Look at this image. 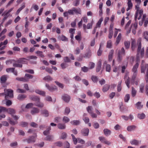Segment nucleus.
Masks as SVG:
<instances>
[{"label":"nucleus","instance_id":"54","mask_svg":"<svg viewBox=\"0 0 148 148\" xmlns=\"http://www.w3.org/2000/svg\"><path fill=\"white\" fill-rule=\"evenodd\" d=\"M28 123L26 122H22L20 124V125L22 127L27 126L28 125Z\"/></svg>","mask_w":148,"mask_h":148},{"label":"nucleus","instance_id":"26","mask_svg":"<svg viewBox=\"0 0 148 148\" xmlns=\"http://www.w3.org/2000/svg\"><path fill=\"white\" fill-rule=\"evenodd\" d=\"M25 7V3H23L22 4V6L16 12V14L17 15H18L20 11L22 10L23 9H24Z\"/></svg>","mask_w":148,"mask_h":148},{"label":"nucleus","instance_id":"18","mask_svg":"<svg viewBox=\"0 0 148 148\" xmlns=\"http://www.w3.org/2000/svg\"><path fill=\"white\" fill-rule=\"evenodd\" d=\"M101 60H99L97 64V66L96 69V72H99L101 69Z\"/></svg>","mask_w":148,"mask_h":148},{"label":"nucleus","instance_id":"2","mask_svg":"<svg viewBox=\"0 0 148 148\" xmlns=\"http://www.w3.org/2000/svg\"><path fill=\"white\" fill-rule=\"evenodd\" d=\"M142 41V38H139L138 40V48L137 50V58L138 59V60H139V57L138 56V55L140 53V55L141 57L142 58L143 57L145 54V49L144 47H143L142 49L141 48V42Z\"/></svg>","mask_w":148,"mask_h":148},{"label":"nucleus","instance_id":"61","mask_svg":"<svg viewBox=\"0 0 148 148\" xmlns=\"http://www.w3.org/2000/svg\"><path fill=\"white\" fill-rule=\"evenodd\" d=\"M14 68H9L6 69V71L8 73H9L10 71L12 72L13 71H14Z\"/></svg>","mask_w":148,"mask_h":148},{"label":"nucleus","instance_id":"62","mask_svg":"<svg viewBox=\"0 0 148 148\" xmlns=\"http://www.w3.org/2000/svg\"><path fill=\"white\" fill-rule=\"evenodd\" d=\"M89 69V68L85 66L81 68L82 70L84 72L88 71Z\"/></svg>","mask_w":148,"mask_h":148},{"label":"nucleus","instance_id":"45","mask_svg":"<svg viewBox=\"0 0 148 148\" xmlns=\"http://www.w3.org/2000/svg\"><path fill=\"white\" fill-rule=\"evenodd\" d=\"M130 98V95L129 94H127L124 97V101L125 102H128Z\"/></svg>","mask_w":148,"mask_h":148},{"label":"nucleus","instance_id":"51","mask_svg":"<svg viewBox=\"0 0 148 148\" xmlns=\"http://www.w3.org/2000/svg\"><path fill=\"white\" fill-rule=\"evenodd\" d=\"M70 79L67 76H64V81L66 83H69Z\"/></svg>","mask_w":148,"mask_h":148},{"label":"nucleus","instance_id":"22","mask_svg":"<svg viewBox=\"0 0 148 148\" xmlns=\"http://www.w3.org/2000/svg\"><path fill=\"white\" fill-rule=\"evenodd\" d=\"M35 92L36 93L43 96H45V92L44 91L38 89H36L35 90Z\"/></svg>","mask_w":148,"mask_h":148},{"label":"nucleus","instance_id":"64","mask_svg":"<svg viewBox=\"0 0 148 148\" xmlns=\"http://www.w3.org/2000/svg\"><path fill=\"white\" fill-rule=\"evenodd\" d=\"M30 125L36 128L38 127V125L34 122H32L30 124Z\"/></svg>","mask_w":148,"mask_h":148},{"label":"nucleus","instance_id":"21","mask_svg":"<svg viewBox=\"0 0 148 148\" xmlns=\"http://www.w3.org/2000/svg\"><path fill=\"white\" fill-rule=\"evenodd\" d=\"M41 112V114L43 115L45 117H47L49 115L48 111L46 110H42Z\"/></svg>","mask_w":148,"mask_h":148},{"label":"nucleus","instance_id":"38","mask_svg":"<svg viewBox=\"0 0 148 148\" xmlns=\"http://www.w3.org/2000/svg\"><path fill=\"white\" fill-rule=\"evenodd\" d=\"M92 81L94 83H96L98 80L97 77L95 75H92L91 77Z\"/></svg>","mask_w":148,"mask_h":148},{"label":"nucleus","instance_id":"48","mask_svg":"<svg viewBox=\"0 0 148 148\" xmlns=\"http://www.w3.org/2000/svg\"><path fill=\"white\" fill-rule=\"evenodd\" d=\"M89 69H92L94 68L95 66V64L92 62H90L89 64Z\"/></svg>","mask_w":148,"mask_h":148},{"label":"nucleus","instance_id":"24","mask_svg":"<svg viewBox=\"0 0 148 148\" xmlns=\"http://www.w3.org/2000/svg\"><path fill=\"white\" fill-rule=\"evenodd\" d=\"M39 110L36 108H34L31 111V113L32 114H37L39 112Z\"/></svg>","mask_w":148,"mask_h":148},{"label":"nucleus","instance_id":"30","mask_svg":"<svg viewBox=\"0 0 148 148\" xmlns=\"http://www.w3.org/2000/svg\"><path fill=\"white\" fill-rule=\"evenodd\" d=\"M131 95L132 97H134L136 95L137 91L133 87H132Z\"/></svg>","mask_w":148,"mask_h":148},{"label":"nucleus","instance_id":"40","mask_svg":"<svg viewBox=\"0 0 148 148\" xmlns=\"http://www.w3.org/2000/svg\"><path fill=\"white\" fill-rule=\"evenodd\" d=\"M58 128L60 129H64L66 128V126L65 125L61 123L58 124Z\"/></svg>","mask_w":148,"mask_h":148},{"label":"nucleus","instance_id":"28","mask_svg":"<svg viewBox=\"0 0 148 148\" xmlns=\"http://www.w3.org/2000/svg\"><path fill=\"white\" fill-rule=\"evenodd\" d=\"M35 105L40 108H42L44 105L43 103L40 102V101H37L35 103Z\"/></svg>","mask_w":148,"mask_h":148},{"label":"nucleus","instance_id":"42","mask_svg":"<svg viewBox=\"0 0 148 148\" xmlns=\"http://www.w3.org/2000/svg\"><path fill=\"white\" fill-rule=\"evenodd\" d=\"M138 117L140 119H143L145 117V114L143 113L141 114H138L137 115Z\"/></svg>","mask_w":148,"mask_h":148},{"label":"nucleus","instance_id":"19","mask_svg":"<svg viewBox=\"0 0 148 148\" xmlns=\"http://www.w3.org/2000/svg\"><path fill=\"white\" fill-rule=\"evenodd\" d=\"M135 107L138 109L140 110L142 109L143 107V105L141 104V102H138L135 105Z\"/></svg>","mask_w":148,"mask_h":148},{"label":"nucleus","instance_id":"55","mask_svg":"<svg viewBox=\"0 0 148 148\" xmlns=\"http://www.w3.org/2000/svg\"><path fill=\"white\" fill-rule=\"evenodd\" d=\"M80 0H76L73 2V4L75 6H78L79 4Z\"/></svg>","mask_w":148,"mask_h":148},{"label":"nucleus","instance_id":"9","mask_svg":"<svg viewBox=\"0 0 148 148\" xmlns=\"http://www.w3.org/2000/svg\"><path fill=\"white\" fill-rule=\"evenodd\" d=\"M99 139L101 142L104 143L108 145H109L111 143L110 141L107 140L105 138L103 137H99Z\"/></svg>","mask_w":148,"mask_h":148},{"label":"nucleus","instance_id":"14","mask_svg":"<svg viewBox=\"0 0 148 148\" xmlns=\"http://www.w3.org/2000/svg\"><path fill=\"white\" fill-rule=\"evenodd\" d=\"M91 56V50L90 49H88L87 52L85 53L84 56L83 57L85 58H89Z\"/></svg>","mask_w":148,"mask_h":148},{"label":"nucleus","instance_id":"33","mask_svg":"<svg viewBox=\"0 0 148 148\" xmlns=\"http://www.w3.org/2000/svg\"><path fill=\"white\" fill-rule=\"evenodd\" d=\"M110 85L108 84L105 85L103 88V92H106L110 88Z\"/></svg>","mask_w":148,"mask_h":148},{"label":"nucleus","instance_id":"60","mask_svg":"<svg viewBox=\"0 0 148 148\" xmlns=\"http://www.w3.org/2000/svg\"><path fill=\"white\" fill-rule=\"evenodd\" d=\"M63 121L66 123L70 121V119L67 117L64 116L63 118Z\"/></svg>","mask_w":148,"mask_h":148},{"label":"nucleus","instance_id":"35","mask_svg":"<svg viewBox=\"0 0 148 148\" xmlns=\"http://www.w3.org/2000/svg\"><path fill=\"white\" fill-rule=\"evenodd\" d=\"M53 138V136L52 135H49L46 136L45 138V140H46L51 141Z\"/></svg>","mask_w":148,"mask_h":148},{"label":"nucleus","instance_id":"59","mask_svg":"<svg viewBox=\"0 0 148 148\" xmlns=\"http://www.w3.org/2000/svg\"><path fill=\"white\" fill-rule=\"evenodd\" d=\"M25 76L26 78L27 79L29 80V79H32L33 77V75L28 74H26L25 75Z\"/></svg>","mask_w":148,"mask_h":148},{"label":"nucleus","instance_id":"57","mask_svg":"<svg viewBox=\"0 0 148 148\" xmlns=\"http://www.w3.org/2000/svg\"><path fill=\"white\" fill-rule=\"evenodd\" d=\"M55 82L56 84L58 86L60 87L63 89L64 88V85L63 84L60 83L58 81H55Z\"/></svg>","mask_w":148,"mask_h":148},{"label":"nucleus","instance_id":"16","mask_svg":"<svg viewBox=\"0 0 148 148\" xmlns=\"http://www.w3.org/2000/svg\"><path fill=\"white\" fill-rule=\"evenodd\" d=\"M132 42L131 44V48L132 51H134L136 48V40L135 39H132Z\"/></svg>","mask_w":148,"mask_h":148},{"label":"nucleus","instance_id":"3","mask_svg":"<svg viewBox=\"0 0 148 148\" xmlns=\"http://www.w3.org/2000/svg\"><path fill=\"white\" fill-rule=\"evenodd\" d=\"M139 64L138 62L136 63L133 66L132 69V71L133 73L132 79L133 81H134L135 79L137 76V69L138 67Z\"/></svg>","mask_w":148,"mask_h":148},{"label":"nucleus","instance_id":"43","mask_svg":"<svg viewBox=\"0 0 148 148\" xmlns=\"http://www.w3.org/2000/svg\"><path fill=\"white\" fill-rule=\"evenodd\" d=\"M36 53L38 54L39 56L42 58L44 57V56L42 52L39 51H37L36 52Z\"/></svg>","mask_w":148,"mask_h":148},{"label":"nucleus","instance_id":"53","mask_svg":"<svg viewBox=\"0 0 148 148\" xmlns=\"http://www.w3.org/2000/svg\"><path fill=\"white\" fill-rule=\"evenodd\" d=\"M7 108L3 106H0V113L2 112H6Z\"/></svg>","mask_w":148,"mask_h":148},{"label":"nucleus","instance_id":"39","mask_svg":"<svg viewBox=\"0 0 148 148\" xmlns=\"http://www.w3.org/2000/svg\"><path fill=\"white\" fill-rule=\"evenodd\" d=\"M136 128V126L135 125L130 126L127 127V130L129 131H131L134 130Z\"/></svg>","mask_w":148,"mask_h":148},{"label":"nucleus","instance_id":"50","mask_svg":"<svg viewBox=\"0 0 148 148\" xmlns=\"http://www.w3.org/2000/svg\"><path fill=\"white\" fill-rule=\"evenodd\" d=\"M87 110L89 113L91 114L93 112H92V107L91 106H88L86 108Z\"/></svg>","mask_w":148,"mask_h":148},{"label":"nucleus","instance_id":"34","mask_svg":"<svg viewBox=\"0 0 148 148\" xmlns=\"http://www.w3.org/2000/svg\"><path fill=\"white\" fill-rule=\"evenodd\" d=\"M43 79L47 82H50L53 80V79L49 75L46 76Z\"/></svg>","mask_w":148,"mask_h":148},{"label":"nucleus","instance_id":"6","mask_svg":"<svg viewBox=\"0 0 148 148\" xmlns=\"http://www.w3.org/2000/svg\"><path fill=\"white\" fill-rule=\"evenodd\" d=\"M92 22L88 23L86 26L85 24H83V25L84 30L85 32H87L86 31V29H91L92 27Z\"/></svg>","mask_w":148,"mask_h":148},{"label":"nucleus","instance_id":"10","mask_svg":"<svg viewBox=\"0 0 148 148\" xmlns=\"http://www.w3.org/2000/svg\"><path fill=\"white\" fill-rule=\"evenodd\" d=\"M8 77V75H7L2 76L0 78L1 83H5L6 82Z\"/></svg>","mask_w":148,"mask_h":148},{"label":"nucleus","instance_id":"58","mask_svg":"<svg viewBox=\"0 0 148 148\" xmlns=\"http://www.w3.org/2000/svg\"><path fill=\"white\" fill-rule=\"evenodd\" d=\"M67 134L65 132H63L62 133L61 136V138L62 139H65L67 137Z\"/></svg>","mask_w":148,"mask_h":148},{"label":"nucleus","instance_id":"49","mask_svg":"<svg viewBox=\"0 0 148 148\" xmlns=\"http://www.w3.org/2000/svg\"><path fill=\"white\" fill-rule=\"evenodd\" d=\"M121 83L122 81H121L119 82L117 86V90L118 92H120L121 90L122 87L121 86Z\"/></svg>","mask_w":148,"mask_h":148},{"label":"nucleus","instance_id":"23","mask_svg":"<svg viewBox=\"0 0 148 148\" xmlns=\"http://www.w3.org/2000/svg\"><path fill=\"white\" fill-rule=\"evenodd\" d=\"M73 8L74 13H75L76 14H81V10L80 8Z\"/></svg>","mask_w":148,"mask_h":148},{"label":"nucleus","instance_id":"5","mask_svg":"<svg viewBox=\"0 0 148 148\" xmlns=\"http://www.w3.org/2000/svg\"><path fill=\"white\" fill-rule=\"evenodd\" d=\"M37 135L36 134V135L34 136H30L26 140H23L24 141H25L26 140L27 141L28 143H34L35 142V137H36Z\"/></svg>","mask_w":148,"mask_h":148},{"label":"nucleus","instance_id":"31","mask_svg":"<svg viewBox=\"0 0 148 148\" xmlns=\"http://www.w3.org/2000/svg\"><path fill=\"white\" fill-rule=\"evenodd\" d=\"M70 123L73 125H77L80 124V121L79 120H73L71 121Z\"/></svg>","mask_w":148,"mask_h":148},{"label":"nucleus","instance_id":"46","mask_svg":"<svg viewBox=\"0 0 148 148\" xmlns=\"http://www.w3.org/2000/svg\"><path fill=\"white\" fill-rule=\"evenodd\" d=\"M70 112V110L69 108L66 107L65 109L64 114L66 115H68Z\"/></svg>","mask_w":148,"mask_h":148},{"label":"nucleus","instance_id":"32","mask_svg":"<svg viewBox=\"0 0 148 148\" xmlns=\"http://www.w3.org/2000/svg\"><path fill=\"white\" fill-rule=\"evenodd\" d=\"M8 120L9 121L10 124L13 125L17 123H18L17 121H14L13 120H12L10 118H9L8 119Z\"/></svg>","mask_w":148,"mask_h":148},{"label":"nucleus","instance_id":"25","mask_svg":"<svg viewBox=\"0 0 148 148\" xmlns=\"http://www.w3.org/2000/svg\"><path fill=\"white\" fill-rule=\"evenodd\" d=\"M143 37L146 41H148V31H145L143 34Z\"/></svg>","mask_w":148,"mask_h":148},{"label":"nucleus","instance_id":"13","mask_svg":"<svg viewBox=\"0 0 148 148\" xmlns=\"http://www.w3.org/2000/svg\"><path fill=\"white\" fill-rule=\"evenodd\" d=\"M27 97V96L24 94H19L17 97V99L20 101L24 100Z\"/></svg>","mask_w":148,"mask_h":148},{"label":"nucleus","instance_id":"1","mask_svg":"<svg viewBox=\"0 0 148 148\" xmlns=\"http://www.w3.org/2000/svg\"><path fill=\"white\" fill-rule=\"evenodd\" d=\"M26 60L24 58H20L19 59L15 60L13 59H10L6 61V64H12V62H14L13 64V66L21 68L22 67V64L26 63L25 61L24 60Z\"/></svg>","mask_w":148,"mask_h":148},{"label":"nucleus","instance_id":"41","mask_svg":"<svg viewBox=\"0 0 148 148\" xmlns=\"http://www.w3.org/2000/svg\"><path fill=\"white\" fill-rule=\"evenodd\" d=\"M75 39L78 40H81V32H78V35L76 36L75 37Z\"/></svg>","mask_w":148,"mask_h":148},{"label":"nucleus","instance_id":"56","mask_svg":"<svg viewBox=\"0 0 148 148\" xmlns=\"http://www.w3.org/2000/svg\"><path fill=\"white\" fill-rule=\"evenodd\" d=\"M146 68L147 69V70L146 72V74L145 77V80L146 82L147 83L148 82V65H147V66H146Z\"/></svg>","mask_w":148,"mask_h":148},{"label":"nucleus","instance_id":"8","mask_svg":"<svg viewBox=\"0 0 148 148\" xmlns=\"http://www.w3.org/2000/svg\"><path fill=\"white\" fill-rule=\"evenodd\" d=\"M45 86L50 91H53L57 89V87L55 85L50 86L49 84H46Z\"/></svg>","mask_w":148,"mask_h":148},{"label":"nucleus","instance_id":"37","mask_svg":"<svg viewBox=\"0 0 148 148\" xmlns=\"http://www.w3.org/2000/svg\"><path fill=\"white\" fill-rule=\"evenodd\" d=\"M113 53L114 50L112 49L109 52L108 55V59L110 60H112Z\"/></svg>","mask_w":148,"mask_h":148},{"label":"nucleus","instance_id":"47","mask_svg":"<svg viewBox=\"0 0 148 148\" xmlns=\"http://www.w3.org/2000/svg\"><path fill=\"white\" fill-rule=\"evenodd\" d=\"M131 143L132 145H138L139 144V141L136 140H133L130 142Z\"/></svg>","mask_w":148,"mask_h":148},{"label":"nucleus","instance_id":"20","mask_svg":"<svg viewBox=\"0 0 148 148\" xmlns=\"http://www.w3.org/2000/svg\"><path fill=\"white\" fill-rule=\"evenodd\" d=\"M6 112L8 113L11 114L12 115L15 113V110L13 108H7Z\"/></svg>","mask_w":148,"mask_h":148},{"label":"nucleus","instance_id":"12","mask_svg":"<svg viewBox=\"0 0 148 148\" xmlns=\"http://www.w3.org/2000/svg\"><path fill=\"white\" fill-rule=\"evenodd\" d=\"M29 98L31 100L37 102L40 101V99L38 97L36 96L31 95L29 96Z\"/></svg>","mask_w":148,"mask_h":148},{"label":"nucleus","instance_id":"63","mask_svg":"<svg viewBox=\"0 0 148 148\" xmlns=\"http://www.w3.org/2000/svg\"><path fill=\"white\" fill-rule=\"evenodd\" d=\"M16 92L19 93H25L26 91L23 89L18 88L16 90Z\"/></svg>","mask_w":148,"mask_h":148},{"label":"nucleus","instance_id":"36","mask_svg":"<svg viewBox=\"0 0 148 148\" xmlns=\"http://www.w3.org/2000/svg\"><path fill=\"white\" fill-rule=\"evenodd\" d=\"M121 38V33H119L118 36L116 38V45H118L119 42H120Z\"/></svg>","mask_w":148,"mask_h":148},{"label":"nucleus","instance_id":"17","mask_svg":"<svg viewBox=\"0 0 148 148\" xmlns=\"http://www.w3.org/2000/svg\"><path fill=\"white\" fill-rule=\"evenodd\" d=\"M16 79L17 81H22L24 82H27L29 81V80L26 78L25 76L24 77H17L16 78Z\"/></svg>","mask_w":148,"mask_h":148},{"label":"nucleus","instance_id":"52","mask_svg":"<svg viewBox=\"0 0 148 148\" xmlns=\"http://www.w3.org/2000/svg\"><path fill=\"white\" fill-rule=\"evenodd\" d=\"M124 45L126 49H128L130 47V42L129 41H125L124 42Z\"/></svg>","mask_w":148,"mask_h":148},{"label":"nucleus","instance_id":"4","mask_svg":"<svg viewBox=\"0 0 148 148\" xmlns=\"http://www.w3.org/2000/svg\"><path fill=\"white\" fill-rule=\"evenodd\" d=\"M4 92H5V100H7L9 97L10 98H13V91L11 89H5Z\"/></svg>","mask_w":148,"mask_h":148},{"label":"nucleus","instance_id":"27","mask_svg":"<svg viewBox=\"0 0 148 148\" xmlns=\"http://www.w3.org/2000/svg\"><path fill=\"white\" fill-rule=\"evenodd\" d=\"M125 78H127L126 80H125V83L126 84V85L127 86V87L128 88H129L130 87V86H129V84H130V79H129V77H127V76L126 75L125 76Z\"/></svg>","mask_w":148,"mask_h":148},{"label":"nucleus","instance_id":"29","mask_svg":"<svg viewBox=\"0 0 148 148\" xmlns=\"http://www.w3.org/2000/svg\"><path fill=\"white\" fill-rule=\"evenodd\" d=\"M104 134L106 136H108L111 134V131L107 129H105L103 130Z\"/></svg>","mask_w":148,"mask_h":148},{"label":"nucleus","instance_id":"11","mask_svg":"<svg viewBox=\"0 0 148 148\" xmlns=\"http://www.w3.org/2000/svg\"><path fill=\"white\" fill-rule=\"evenodd\" d=\"M89 132V130L87 128L83 129L81 130L82 134L85 136H88V135Z\"/></svg>","mask_w":148,"mask_h":148},{"label":"nucleus","instance_id":"44","mask_svg":"<svg viewBox=\"0 0 148 148\" xmlns=\"http://www.w3.org/2000/svg\"><path fill=\"white\" fill-rule=\"evenodd\" d=\"M103 21V18H100L97 23L95 27H97H97H100L101 22Z\"/></svg>","mask_w":148,"mask_h":148},{"label":"nucleus","instance_id":"15","mask_svg":"<svg viewBox=\"0 0 148 148\" xmlns=\"http://www.w3.org/2000/svg\"><path fill=\"white\" fill-rule=\"evenodd\" d=\"M147 65H148V64H143L141 65V73H145V71L147 70V69L146 68V66Z\"/></svg>","mask_w":148,"mask_h":148},{"label":"nucleus","instance_id":"7","mask_svg":"<svg viewBox=\"0 0 148 148\" xmlns=\"http://www.w3.org/2000/svg\"><path fill=\"white\" fill-rule=\"evenodd\" d=\"M62 99L66 102L68 103L71 99L70 96L67 94H64L62 96Z\"/></svg>","mask_w":148,"mask_h":148}]
</instances>
